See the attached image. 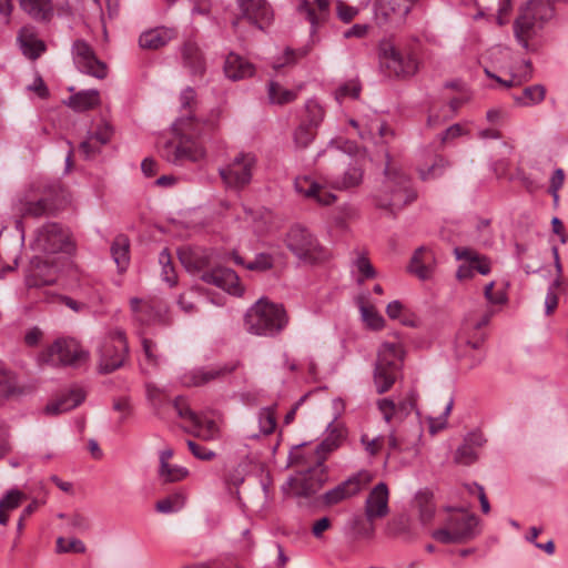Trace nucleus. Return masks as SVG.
Wrapping results in <instances>:
<instances>
[{"label": "nucleus", "instance_id": "f257e3e1", "mask_svg": "<svg viewBox=\"0 0 568 568\" xmlns=\"http://www.w3.org/2000/svg\"><path fill=\"white\" fill-rule=\"evenodd\" d=\"M176 140L166 141L160 149L161 156L171 164L183 166L202 160L205 151L193 138L202 134V124L191 116H180L173 124Z\"/></svg>", "mask_w": 568, "mask_h": 568}, {"label": "nucleus", "instance_id": "f03ea898", "mask_svg": "<svg viewBox=\"0 0 568 568\" xmlns=\"http://www.w3.org/2000/svg\"><path fill=\"white\" fill-rule=\"evenodd\" d=\"M384 172L385 180L382 192L376 199V205L396 214L414 202L417 199V193L412 186L410 179L400 170L387 163Z\"/></svg>", "mask_w": 568, "mask_h": 568}, {"label": "nucleus", "instance_id": "7ed1b4c3", "mask_svg": "<svg viewBox=\"0 0 568 568\" xmlns=\"http://www.w3.org/2000/svg\"><path fill=\"white\" fill-rule=\"evenodd\" d=\"M286 323L284 308L263 298L250 307L244 317L246 331L255 335L273 336L280 333Z\"/></svg>", "mask_w": 568, "mask_h": 568}, {"label": "nucleus", "instance_id": "20e7f679", "mask_svg": "<svg viewBox=\"0 0 568 568\" xmlns=\"http://www.w3.org/2000/svg\"><path fill=\"white\" fill-rule=\"evenodd\" d=\"M381 67L386 69L388 75L395 78H409L417 73L418 61L412 51H405L390 40L379 43Z\"/></svg>", "mask_w": 568, "mask_h": 568}, {"label": "nucleus", "instance_id": "39448f33", "mask_svg": "<svg viewBox=\"0 0 568 568\" xmlns=\"http://www.w3.org/2000/svg\"><path fill=\"white\" fill-rule=\"evenodd\" d=\"M32 245L36 251L48 255L60 252L70 254L75 250L69 230L55 222L45 223L39 227Z\"/></svg>", "mask_w": 568, "mask_h": 568}, {"label": "nucleus", "instance_id": "423d86ee", "mask_svg": "<svg viewBox=\"0 0 568 568\" xmlns=\"http://www.w3.org/2000/svg\"><path fill=\"white\" fill-rule=\"evenodd\" d=\"M288 250L302 262L316 264L327 257V253L318 241L304 227L296 225L287 234Z\"/></svg>", "mask_w": 568, "mask_h": 568}, {"label": "nucleus", "instance_id": "0eeeda50", "mask_svg": "<svg viewBox=\"0 0 568 568\" xmlns=\"http://www.w3.org/2000/svg\"><path fill=\"white\" fill-rule=\"evenodd\" d=\"M478 519L473 514L460 513L448 517L444 528L433 532V538L442 544H459L473 539Z\"/></svg>", "mask_w": 568, "mask_h": 568}, {"label": "nucleus", "instance_id": "6e6552de", "mask_svg": "<svg viewBox=\"0 0 568 568\" xmlns=\"http://www.w3.org/2000/svg\"><path fill=\"white\" fill-rule=\"evenodd\" d=\"M89 353L71 337L58 338L41 355L40 361L51 366H75L85 361Z\"/></svg>", "mask_w": 568, "mask_h": 568}, {"label": "nucleus", "instance_id": "1a4fd4ad", "mask_svg": "<svg viewBox=\"0 0 568 568\" xmlns=\"http://www.w3.org/2000/svg\"><path fill=\"white\" fill-rule=\"evenodd\" d=\"M128 353L129 345L125 333L121 329L112 332L99 348V373L110 374L122 367Z\"/></svg>", "mask_w": 568, "mask_h": 568}, {"label": "nucleus", "instance_id": "9d476101", "mask_svg": "<svg viewBox=\"0 0 568 568\" xmlns=\"http://www.w3.org/2000/svg\"><path fill=\"white\" fill-rule=\"evenodd\" d=\"M256 158L252 153H239L225 166L219 169V174L227 189L243 190L253 176Z\"/></svg>", "mask_w": 568, "mask_h": 568}, {"label": "nucleus", "instance_id": "9b49d317", "mask_svg": "<svg viewBox=\"0 0 568 568\" xmlns=\"http://www.w3.org/2000/svg\"><path fill=\"white\" fill-rule=\"evenodd\" d=\"M328 475L324 466V458H316L313 467L301 470L297 476L291 478L290 485L296 496L310 497L316 494L327 481Z\"/></svg>", "mask_w": 568, "mask_h": 568}, {"label": "nucleus", "instance_id": "f8f14e48", "mask_svg": "<svg viewBox=\"0 0 568 568\" xmlns=\"http://www.w3.org/2000/svg\"><path fill=\"white\" fill-rule=\"evenodd\" d=\"M373 480V474L368 470H359L356 474L348 477L334 488L327 490L323 495V501L326 506L336 505L343 500H346L357 495Z\"/></svg>", "mask_w": 568, "mask_h": 568}, {"label": "nucleus", "instance_id": "ddd939ff", "mask_svg": "<svg viewBox=\"0 0 568 568\" xmlns=\"http://www.w3.org/2000/svg\"><path fill=\"white\" fill-rule=\"evenodd\" d=\"M72 58L81 72L97 79H104L108 75L106 64L97 58L92 47L84 40L79 39L73 42Z\"/></svg>", "mask_w": 568, "mask_h": 568}, {"label": "nucleus", "instance_id": "4468645a", "mask_svg": "<svg viewBox=\"0 0 568 568\" xmlns=\"http://www.w3.org/2000/svg\"><path fill=\"white\" fill-rule=\"evenodd\" d=\"M239 17L233 21L235 27L240 19L263 29L273 19V10L265 0H236Z\"/></svg>", "mask_w": 568, "mask_h": 568}, {"label": "nucleus", "instance_id": "2eb2a0df", "mask_svg": "<svg viewBox=\"0 0 568 568\" xmlns=\"http://www.w3.org/2000/svg\"><path fill=\"white\" fill-rule=\"evenodd\" d=\"M240 366V362L229 363L210 368H199L182 376V384L186 387H195L220 379L233 373Z\"/></svg>", "mask_w": 568, "mask_h": 568}, {"label": "nucleus", "instance_id": "dca6fc26", "mask_svg": "<svg viewBox=\"0 0 568 568\" xmlns=\"http://www.w3.org/2000/svg\"><path fill=\"white\" fill-rule=\"evenodd\" d=\"M57 281L55 263L49 258L34 256L29 264L27 283L29 286L51 285Z\"/></svg>", "mask_w": 568, "mask_h": 568}, {"label": "nucleus", "instance_id": "f3484780", "mask_svg": "<svg viewBox=\"0 0 568 568\" xmlns=\"http://www.w3.org/2000/svg\"><path fill=\"white\" fill-rule=\"evenodd\" d=\"M200 278L203 282L227 291L229 293L235 295L242 293L237 274L229 267L219 266L212 270H204L200 274Z\"/></svg>", "mask_w": 568, "mask_h": 568}, {"label": "nucleus", "instance_id": "a211bd4d", "mask_svg": "<svg viewBox=\"0 0 568 568\" xmlns=\"http://www.w3.org/2000/svg\"><path fill=\"white\" fill-rule=\"evenodd\" d=\"M389 491L385 483L377 484L365 500V516L368 521L387 516Z\"/></svg>", "mask_w": 568, "mask_h": 568}, {"label": "nucleus", "instance_id": "6ab92c4d", "mask_svg": "<svg viewBox=\"0 0 568 568\" xmlns=\"http://www.w3.org/2000/svg\"><path fill=\"white\" fill-rule=\"evenodd\" d=\"M541 28L530 13H526L523 10H520L513 26L515 39L526 51L535 50L529 41L538 34Z\"/></svg>", "mask_w": 568, "mask_h": 568}, {"label": "nucleus", "instance_id": "aec40b11", "mask_svg": "<svg viewBox=\"0 0 568 568\" xmlns=\"http://www.w3.org/2000/svg\"><path fill=\"white\" fill-rule=\"evenodd\" d=\"M348 160L347 168L342 174H332L327 179L331 187L339 191L358 186L363 181V168L357 161L346 156Z\"/></svg>", "mask_w": 568, "mask_h": 568}, {"label": "nucleus", "instance_id": "412c9836", "mask_svg": "<svg viewBox=\"0 0 568 568\" xmlns=\"http://www.w3.org/2000/svg\"><path fill=\"white\" fill-rule=\"evenodd\" d=\"M183 67L193 77L202 78L206 71V60L200 47L193 41H186L181 48Z\"/></svg>", "mask_w": 568, "mask_h": 568}, {"label": "nucleus", "instance_id": "4be33fe9", "mask_svg": "<svg viewBox=\"0 0 568 568\" xmlns=\"http://www.w3.org/2000/svg\"><path fill=\"white\" fill-rule=\"evenodd\" d=\"M435 256L430 248L419 246L413 254L408 271L416 275L419 280H428L434 271Z\"/></svg>", "mask_w": 568, "mask_h": 568}, {"label": "nucleus", "instance_id": "5701e85b", "mask_svg": "<svg viewBox=\"0 0 568 568\" xmlns=\"http://www.w3.org/2000/svg\"><path fill=\"white\" fill-rule=\"evenodd\" d=\"M374 11L377 19L384 22L398 20L403 21L410 12V6L402 3L400 0H375Z\"/></svg>", "mask_w": 568, "mask_h": 568}, {"label": "nucleus", "instance_id": "b1692460", "mask_svg": "<svg viewBox=\"0 0 568 568\" xmlns=\"http://www.w3.org/2000/svg\"><path fill=\"white\" fill-rule=\"evenodd\" d=\"M295 190L305 195L306 197H313L317 203L322 205H329L336 201V195L328 192L321 184L311 181L307 176L297 178L295 180Z\"/></svg>", "mask_w": 568, "mask_h": 568}, {"label": "nucleus", "instance_id": "393cba45", "mask_svg": "<svg viewBox=\"0 0 568 568\" xmlns=\"http://www.w3.org/2000/svg\"><path fill=\"white\" fill-rule=\"evenodd\" d=\"M18 42L22 53L30 60H37L45 51V43L37 37L32 27L21 28Z\"/></svg>", "mask_w": 568, "mask_h": 568}, {"label": "nucleus", "instance_id": "a878e982", "mask_svg": "<svg viewBox=\"0 0 568 568\" xmlns=\"http://www.w3.org/2000/svg\"><path fill=\"white\" fill-rule=\"evenodd\" d=\"M316 9L312 7L308 0H304L297 8L301 14H304L306 20L311 23L312 37L315 34L320 24L326 21L328 17V1L327 0H313Z\"/></svg>", "mask_w": 568, "mask_h": 568}, {"label": "nucleus", "instance_id": "bb28decb", "mask_svg": "<svg viewBox=\"0 0 568 568\" xmlns=\"http://www.w3.org/2000/svg\"><path fill=\"white\" fill-rule=\"evenodd\" d=\"M130 307L134 320L141 325L153 323L161 314V310L153 301H144L138 297L130 300Z\"/></svg>", "mask_w": 568, "mask_h": 568}, {"label": "nucleus", "instance_id": "cd10ccee", "mask_svg": "<svg viewBox=\"0 0 568 568\" xmlns=\"http://www.w3.org/2000/svg\"><path fill=\"white\" fill-rule=\"evenodd\" d=\"M225 75L233 80H242L252 77L254 65L239 54L230 53L224 63Z\"/></svg>", "mask_w": 568, "mask_h": 568}, {"label": "nucleus", "instance_id": "c85d7f7f", "mask_svg": "<svg viewBox=\"0 0 568 568\" xmlns=\"http://www.w3.org/2000/svg\"><path fill=\"white\" fill-rule=\"evenodd\" d=\"M174 36L171 29L155 28L143 32L139 38V44L145 50H159L165 47Z\"/></svg>", "mask_w": 568, "mask_h": 568}, {"label": "nucleus", "instance_id": "c756f323", "mask_svg": "<svg viewBox=\"0 0 568 568\" xmlns=\"http://www.w3.org/2000/svg\"><path fill=\"white\" fill-rule=\"evenodd\" d=\"M84 400V393L82 389H73L68 394L61 395L55 400L49 403L44 410L49 415H59L69 412L79 406Z\"/></svg>", "mask_w": 568, "mask_h": 568}, {"label": "nucleus", "instance_id": "7c9ffc66", "mask_svg": "<svg viewBox=\"0 0 568 568\" xmlns=\"http://www.w3.org/2000/svg\"><path fill=\"white\" fill-rule=\"evenodd\" d=\"M375 363L374 384L378 394L388 392L396 382L400 368L390 367L388 362Z\"/></svg>", "mask_w": 568, "mask_h": 568}, {"label": "nucleus", "instance_id": "2f4dec72", "mask_svg": "<svg viewBox=\"0 0 568 568\" xmlns=\"http://www.w3.org/2000/svg\"><path fill=\"white\" fill-rule=\"evenodd\" d=\"M16 210L22 217H41L49 213V203L47 199H33L26 194L18 199Z\"/></svg>", "mask_w": 568, "mask_h": 568}, {"label": "nucleus", "instance_id": "473e14b6", "mask_svg": "<svg viewBox=\"0 0 568 568\" xmlns=\"http://www.w3.org/2000/svg\"><path fill=\"white\" fill-rule=\"evenodd\" d=\"M21 9L32 19L49 21L53 16L52 0H19Z\"/></svg>", "mask_w": 568, "mask_h": 568}, {"label": "nucleus", "instance_id": "72a5a7b5", "mask_svg": "<svg viewBox=\"0 0 568 568\" xmlns=\"http://www.w3.org/2000/svg\"><path fill=\"white\" fill-rule=\"evenodd\" d=\"M521 10L526 13H530L532 19L539 22L540 27H544V24L555 16L552 0H529Z\"/></svg>", "mask_w": 568, "mask_h": 568}, {"label": "nucleus", "instance_id": "f704fd0d", "mask_svg": "<svg viewBox=\"0 0 568 568\" xmlns=\"http://www.w3.org/2000/svg\"><path fill=\"white\" fill-rule=\"evenodd\" d=\"M404 355V348L399 343L384 342L378 349L376 363L388 362L390 367L402 369Z\"/></svg>", "mask_w": 568, "mask_h": 568}, {"label": "nucleus", "instance_id": "c9c22d12", "mask_svg": "<svg viewBox=\"0 0 568 568\" xmlns=\"http://www.w3.org/2000/svg\"><path fill=\"white\" fill-rule=\"evenodd\" d=\"M100 104L98 90H83L69 98V106L78 112L94 109Z\"/></svg>", "mask_w": 568, "mask_h": 568}, {"label": "nucleus", "instance_id": "e433bc0d", "mask_svg": "<svg viewBox=\"0 0 568 568\" xmlns=\"http://www.w3.org/2000/svg\"><path fill=\"white\" fill-rule=\"evenodd\" d=\"M129 248L130 241L123 234L118 235L111 245V254L120 272L125 271L129 265Z\"/></svg>", "mask_w": 568, "mask_h": 568}, {"label": "nucleus", "instance_id": "4c0bfd02", "mask_svg": "<svg viewBox=\"0 0 568 568\" xmlns=\"http://www.w3.org/2000/svg\"><path fill=\"white\" fill-rule=\"evenodd\" d=\"M24 498L26 496L22 491L18 489H11L0 499L1 525H7L9 519L8 513L18 508Z\"/></svg>", "mask_w": 568, "mask_h": 568}, {"label": "nucleus", "instance_id": "58836bf2", "mask_svg": "<svg viewBox=\"0 0 568 568\" xmlns=\"http://www.w3.org/2000/svg\"><path fill=\"white\" fill-rule=\"evenodd\" d=\"M195 436L204 439L212 440L219 435V427L215 420L206 416L197 415V420L192 423Z\"/></svg>", "mask_w": 568, "mask_h": 568}, {"label": "nucleus", "instance_id": "ea45409f", "mask_svg": "<svg viewBox=\"0 0 568 568\" xmlns=\"http://www.w3.org/2000/svg\"><path fill=\"white\" fill-rule=\"evenodd\" d=\"M268 99L271 103L283 105L294 101L297 97V92L283 88L277 82H270L268 84Z\"/></svg>", "mask_w": 568, "mask_h": 568}, {"label": "nucleus", "instance_id": "a19ab883", "mask_svg": "<svg viewBox=\"0 0 568 568\" xmlns=\"http://www.w3.org/2000/svg\"><path fill=\"white\" fill-rule=\"evenodd\" d=\"M179 258L183 266L190 273H202L206 267V258L203 256H199L189 251H180Z\"/></svg>", "mask_w": 568, "mask_h": 568}, {"label": "nucleus", "instance_id": "79ce46f5", "mask_svg": "<svg viewBox=\"0 0 568 568\" xmlns=\"http://www.w3.org/2000/svg\"><path fill=\"white\" fill-rule=\"evenodd\" d=\"M179 258L183 266L190 273H202L206 267V258L203 256H199L189 251H180Z\"/></svg>", "mask_w": 568, "mask_h": 568}, {"label": "nucleus", "instance_id": "37998d69", "mask_svg": "<svg viewBox=\"0 0 568 568\" xmlns=\"http://www.w3.org/2000/svg\"><path fill=\"white\" fill-rule=\"evenodd\" d=\"M343 439V434L341 430L333 429L321 444L317 445L315 449V459L323 457L326 458V455L336 449Z\"/></svg>", "mask_w": 568, "mask_h": 568}, {"label": "nucleus", "instance_id": "c03bdc74", "mask_svg": "<svg viewBox=\"0 0 568 568\" xmlns=\"http://www.w3.org/2000/svg\"><path fill=\"white\" fill-rule=\"evenodd\" d=\"M450 163L445 158L437 155L434 162L426 170L419 169V176L423 181L432 180L442 176L449 168Z\"/></svg>", "mask_w": 568, "mask_h": 568}, {"label": "nucleus", "instance_id": "a18cd8bd", "mask_svg": "<svg viewBox=\"0 0 568 568\" xmlns=\"http://www.w3.org/2000/svg\"><path fill=\"white\" fill-rule=\"evenodd\" d=\"M184 501H185L184 495L181 493H175L172 496H169L164 499L159 500L155 504V509L159 513H163V514L175 513V511H179L180 509H182V507L184 506Z\"/></svg>", "mask_w": 568, "mask_h": 568}, {"label": "nucleus", "instance_id": "49530a36", "mask_svg": "<svg viewBox=\"0 0 568 568\" xmlns=\"http://www.w3.org/2000/svg\"><path fill=\"white\" fill-rule=\"evenodd\" d=\"M531 75H532V65H531V62L529 60H527L524 62L523 71L517 72V73H511L510 79H508V80H504L500 77H496V81L507 88H510V87L519 85L523 82L530 80Z\"/></svg>", "mask_w": 568, "mask_h": 568}, {"label": "nucleus", "instance_id": "de8ad7c7", "mask_svg": "<svg viewBox=\"0 0 568 568\" xmlns=\"http://www.w3.org/2000/svg\"><path fill=\"white\" fill-rule=\"evenodd\" d=\"M18 384L12 372L4 368L0 363V396L9 397L16 394Z\"/></svg>", "mask_w": 568, "mask_h": 568}, {"label": "nucleus", "instance_id": "09e8293b", "mask_svg": "<svg viewBox=\"0 0 568 568\" xmlns=\"http://www.w3.org/2000/svg\"><path fill=\"white\" fill-rule=\"evenodd\" d=\"M545 88L540 84H535L527 87L523 92V97L517 98L516 101L523 105L538 104L545 99Z\"/></svg>", "mask_w": 568, "mask_h": 568}, {"label": "nucleus", "instance_id": "8fccbe9b", "mask_svg": "<svg viewBox=\"0 0 568 568\" xmlns=\"http://www.w3.org/2000/svg\"><path fill=\"white\" fill-rule=\"evenodd\" d=\"M189 475V470L178 465H168L160 467L159 476L164 483H174L184 479Z\"/></svg>", "mask_w": 568, "mask_h": 568}, {"label": "nucleus", "instance_id": "3c124183", "mask_svg": "<svg viewBox=\"0 0 568 568\" xmlns=\"http://www.w3.org/2000/svg\"><path fill=\"white\" fill-rule=\"evenodd\" d=\"M159 262L162 265L163 280L171 286L176 284L178 277L175 270L172 265L171 255L166 248H164L159 256Z\"/></svg>", "mask_w": 568, "mask_h": 568}, {"label": "nucleus", "instance_id": "603ef678", "mask_svg": "<svg viewBox=\"0 0 568 568\" xmlns=\"http://www.w3.org/2000/svg\"><path fill=\"white\" fill-rule=\"evenodd\" d=\"M316 130L302 122L294 132V142L298 148H306L313 141Z\"/></svg>", "mask_w": 568, "mask_h": 568}, {"label": "nucleus", "instance_id": "864d4df0", "mask_svg": "<svg viewBox=\"0 0 568 568\" xmlns=\"http://www.w3.org/2000/svg\"><path fill=\"white\" fill-rule=\"evenodd\" d=\"M260 432L263 435H270L276 426V418L271 408H263L258 414Z\"/></svg>", "mask_w": 568, "mask_h": 568}, {"label": "nucleus", "instance_id": "5fc2aeb1", "mask_svg": "<svg viewBox=\"0 0 568 568\" xmlns=\"http://www.w3.org/2000/svg\"><path fill=\"white\" fill-rule=\"evenodd\" d=\"M305 109L307 112V118L303 122H305L307 125H312V128L316 130L324 116L323 109L314 101H308L305 105Z\"/></svg>", "mask_w": 568, "mask_h": 568}, {"label": "nucleus", "instance_id": "6e6d98bb", "mask_svg": "<svg viewBox=\"0 0 568 568\" xmlns=\"http://www.w3.org/2000/svg\"><path fill=\"white\" fill-rule=\"evenodd\" d=\"M455 463L460 465H470L477 459V454L470 444L464 443L455 453Z\"/></svg>", "mask_w": 568, "mask_h": 568}, {"label": "nucleus", "instance_id": "4d7b16f0", "mask_svg": "<svg viewBox=\"0 0 568 568\" xmlns=\"http://www.w3.org/2000/svg\"><path fill=\"white\" fill-rule=\"evenodd\" d=\"M85 551V545L77 538L71 539L69 542L63 537L57 539V552H77L83 554Z\"/></svg>", "mask_w": 568, "mask_h": 568}, {"label": "nucleus", "instance_id": "13d9d810", "mask_svg": "<svg viewBox=\"0 0 568 568\" xmlns=\"http://www.w3.org/2000/svg\"><path fill=\"white\" fill-rule=\"evenodd\" d=\"M195 98H196V94H195V91L192 89V88H186L182 93H181V104H182V109L184 110V114H182L181 116H191L192 120L195 122V123H200L197 120L194 119L193 114H192V108H193V104H195Z\"/></svg>", "mask_w": 568, "mask_h": 568}, {"label": "nucleus", "instance_id": "bf43d9fd", "mask_svg": "<svg viewBox=\"0 0 568 568\" xmlns=\"http://www.w3.org/2000/svg\"><path fill=\"white\" fill-rule=\"evenodd\" d=\"M355 265H356L358 272L362 274V277H359L357 280L358 283H363L364 280L374 278L376 276V271L366 256H364V255L358 256L355 261Z\"/></svg>", "mask_w": 568, "mask_h": 568}, {"label": "nucleus", "instance_id": "052dcab7", "mask_svg": "<svg viewBox=\"0 0 568 568\" xmlns=\"http://www.w3.org/2000/svg\"><path fill=\"white\" fill-rule=\"evenodd\" d=\"M245 267L251 271H267L273 267V258L270 254L261 253L246 264Z\"/></svg>", "mask_w": 568, "mask_h": 568}, {"label": "nucleus", "instance_id": "680f3d73", "mask_svg": "<svg viewBox=\"0 0 568 568\" xmlns=\"http://www.w3.org/2000/svg\"><path fill=\"white\" fill-rule=\"evenodd\" d=\"M113 135V129L112 126L106 123L102 122L98 125L95 132L90 133L89 136H92V140L99 143V145L106 144Z\"/></svg>", "mask_w": 568, "mask_h": 568}, {"label": "nucleus", "instance_id": "e2e57ef3", "mask_svg": "<svg viewBox=\"0 0 568 568\" xmlns=\"http://www.w3.org/2000/svg\"><path fill=\"white\" fill-rule=\"evenodd\" d=\"M173 406L178 413V415L181 417V418H186L189 419L191 423L193 422H196L197 420V415L196 413H194L187 405L185 398L181 397V396H178L174 402H173Z\"/></svg>", "mask_w": 568, "mask_h": 568}, {"label": "nucleus", "instance_id": "0e129e2a", "mask_svg": "<svg viewBox=\"0 0 568 568\" xmlns=\"http://www.w3.org/2000/svg\"><path fill=\"white\" fill-rule=\"evenodd\" d=\"M310 52V48L308 47H303L301 49H297V50H293V49H290L287 48L285 50V62H281V63H275L274 64V69H280L286 64H294L297 62L298 59H302L304 58L305 55H307Z\"/></svg>", "mask_w": 568, "mask_h": 568}, {"label": "nucleus", "instance_id": "69168bd1", "mask_svg": "<svg viewBox=\"0 0 568 568\" xmlns=\"http://www.w3.org/2000/svg\"><path fill=\"white\" fill-rule=\"evenodd\" d=\"M565 181V172L562 169L558 168L555 170L549 185V193L552 195L555 204L559 201V190L561 189Z\"/></svg>", "mask_w": 568, "mask_h": 568}, {"label": "nucleus", "instance_id": "338daca9", "mask_svg": "<svg viewBox=\"0 0 568 568\" xmlns=\"http://www.w3.org/2000/svg\"><path fill=\"white\" fill-rule=\"evenodd\" d=\"M359 92H361V85L357 82L349 81V82L341 85L336 90V98L338 100L347 98V97H349L352 99H357L359 97Z\"/></svg>", "mask_w": 568, "mask_h": 568}, {"label": "nucleus", "instance_id": "774afa93", "mask_svg": "<svg viewBox=\"0 0 568 568\" xmlns=\"http://www.w3.org/2000/svg\"><path fill=\"white\" fill-rule=\"evenodd\" d=\"M187 447L191 453L200 460H211L215 457V453L193 440H187Z\"/></svg>", "mask_w": 568, "mask_h": 568}]
</instances>
